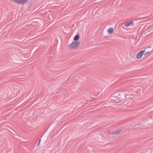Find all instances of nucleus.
<instances>
[{
  "instance_id": "obj_5",
  "label": "nucleus",
  "mask_w": 153,
  "mask_h": 153,
  "mask_svg": "<svg viewBox=\"0 0 153 153\" xmlns=\"http://www.w3.org/2000/svg\"><path fill=\"white\" fill-rule=\"evenodd\" d=\"M133 25V22L132 21H130L126 23L125 24V26L126 27H127L130 26H132Z\"/></svg>"
},
{
  "instance_id": "obj_4",
  "label": "nucleus",
  "mask_w": 153,
  "mask_h": 153,
  "mask_svg": "<svg viewBox=\"0 0 153 153\" xmlns=\"http://www.w3.org/2000/svg\"><path fill=\"white\" fill-rule=\"evenodd\" d=\"M11 1L14 3L23 4L26 3L27 0H11Z\"/></svg>"
},
{
  "instance_id": "obj_3",
  "label": "nucleus",
  "mask_w": 153,
  "mask_h": 153,
  "mask_svg": "<svg viewBox=\"0 0 153 153\" xmlns=\"http://www.w3.org/2000/svg\"><path fill=\"white\" fill-rule=\"evenodd\" d=\"M145 52V50H142L138 53L136 55V59L138 60H140L143 56Z\"/></svg>"
},
{
  "instance_id": "obj_7",
  "label": "nucleus",
  "mask_w": 153,
  "mask_h": 153,
  "mask_svg": "<svg viewBox=\"0 0 153 153\" xmlns=\"http://www.w3.org/2000/svg\"><path fill=\"white\" fill-rule=\"evenodd\" d=\"M80 38V36L79 35H76L74 38V40L75 41L78 40Z\"/></svg>"
},
{
  "instance_id": "obj_8",
  "label": "nucleus",
  "mask_w": 153,
  "mask_h": 153,
  "mask_svg": "<svg viewBox=\"0 0 153 153\" xmlns=\"http://www.w3.org/2000/svg\"><path fill=\"white\" fill-rule=\"evenodd\" d=\"M149 53H150L149 51L146 52L145 53V52L144 53V55L145 56H146V55H148L149 54Z\"/></svg>"
},
{
  "instance_id": "obj_2",
  "label": "nucleus",
  "mask_w": 153,
  "mask_h": 153,
  "mask_svg": "<svg viewBox=\"0 0 153 153\" xmlns=\"http://www.w3.org/2000/svg\"><path fill=\"white\" fill-rule=\"evenodd\" d=\"M121 98V94L119 92L115 93L111 97V99L114 101H116Z\"/></svg>"
},
{
  "instance_id": "obj_6",
  "label": "nucleus",
  "mask_w": 153,
  "mask_h": 153,
  "mask_svg": "<svg viewBox=\"0 0 153 153\" xmlns=\"http://www.w3.org/2000/svg\"><path fill=\"white\" fill-rule=\"evenodd\" d=\"M107 31L109 34H112L114 32V28L111 27L109 28L107 30Z\"/></svg>"
},
{
  "instance_id": "obj_1",
  "label": "nucleus",
  "mask_w": 153,
  "mask_h": 153,
  "mask_svg": "<svg viewBox=\"0 0 153 153\" xmlns=\"http://www.w3.org/2000/svg\"><path fill=\"white\" fill-rule=\"evenodd\" d=\"M79 42H73L68 46V48L71 50L76 49L79 47Z\"/></svg>"
}]
</instances>
